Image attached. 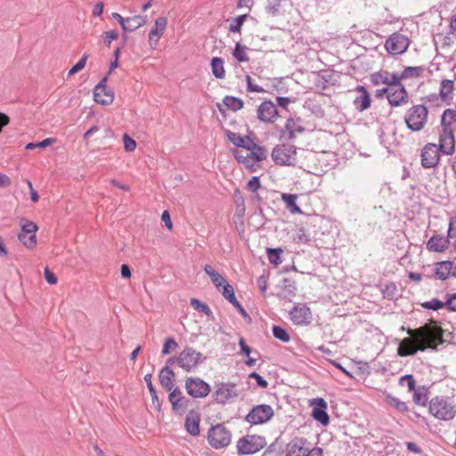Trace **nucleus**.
<instances>
[{"instance_id": "18", "label": "nucleus", "mask_w": 456, "mask_h": 456, "mask_svg": "<svg viewBox=\"0 0 456 456\" xmlns=\"http://www.w3.org/2000/svg\"><path fill=\"white\" fill-rule=\"evenodd\" d=\"M107 77H104L94 89V100L101 105H110L114 101V93L106 87Z\"/></svg>"}, {"instance_id": "29", "label": "nucleus", "mask_w": 456, "mask_h": 456, "mask_svg": "<svg viewBox=\"0 0 456 456\" xmlns=\"http://www.w3.org/2000/svg\"><path fill=\"white\" fill-rule=\"evenodd\" d=\"M453 125H456V110L446 109L441 116V129L454 132Z\"/></svg>"}, {"instance_id": "43", "label": "nucleus", "mask_w": 456, "mask_h": 456, "mask_svg": "<svg viewBox=\"0 0 456 456\" xmlns=\"http://www.w3.org/2000/svg\"><path fill=\"white\" fill-rule=\"evenodd\" d=\"M246 49L247 47L241 45L240 43L236 44L233 49L232 55L239 62H245L249 60L246 53Z\"/></svg>"}, {"instance_id": "25", "label": "nucleus", "mask_w": 456, "mask_h": 456, "mask_svg": "<svg viewBox=\"0 0 456 456\" xmlns=\"http://www.w3.org/2000/svg\"><path fill=\"white\" fill-rule=\"evenodd\" d=\"M354 91L361 94L354 100V105L355 109L360 112L368 110L370 107L372 102L368 90L363 86H357Z\"/></svg>"}, {"instance_id": "56", "label": "nucleus", "mask_w": 456, "mask_h": 456, "mask_svg": "<svg viewBox=\"0 0 456 456\" xmlns=\"http://www.w3.org/2000/svg\"><path fill=\"white\" fill-rule=\"evenodd\" d=\"M404 79L403 77V72L401 74L392 73L388 75V86L390 87H398L400 85H403L401 81Z\"/></svg>"}, {"instance_id": "10", "label": "nucleus", "mask_w": 456, "mask_h": 456, "mask_svg": "<svg viewBox=\"0 0 456 456\" xmlns=\"http://www.w3.org/2000/svg\"><path fill=\"white\" fill-rule=\"evenodd\" d=\"M274 414L273 409L269 404L254 406L246 415L245 420L251 426L261 425L269 421Z\"/></svg>"}, {"instance_id": "48", "label": "nucleus", "mask_w": 456, "mask_h": 456, "mask_svg": "<svg viewBox=\"0 0 456 456\" xmlns=\"http://www.w3.org/2000/svg\"><path fill=\"white\" fill-rule=\"evenodd\" d=\"M248 15L247 13L237 16L233 22L229 26V31L232 33H240L244 21Z\"/></svg>"}, {"instance_id": "45", "label": "nucleus", "mask_w": 456, "mask_h": 456, "mask_svg": "<svg viewBox=\"0 0 456 456\" xmlns=\"http://www.w3.org/2000/svg\"><path fill=\"white\" fill-rule=\"evenodd\" d=\"M421 101L428 103L430 107L437 108L444 103L442 102V97L439 94L432 93L421 98Z\"/></svg>"}, {"instance_id": "21", "label": "nucleus", "mask_w": 456, "mask_h": 456, "mask_svg": "<svg viewBox=\"0 0 456 456\" xmlns=\"http://www.w3.org/2000/svg\"><path fill=\"white\" fill-rule=\"evenodd\" d=\"M291 322L296 325L308 324L311 319V311L306 305L297 304L289 312Z\"/></svg>"}, {"instance_id": "23", "label": "nucleus", "mask_w": 456, "mask_h": 456, "mask_svg": "<svg viewBox=\"0 0 456 456\" xmlns=\"http://www.w3.org/2000/svg\"><path fill=\"white\" fill-rule=\"evenodd\" d=\"M307 444L305 437L295 436L286 446V456H305L308 450Z\"/></svg>"}, {"instance_id": "64", "label": "nucleus", "mask_w": 456, "mask_h": 456, "mask_svg": "<svg viewBox=\"0 0 456 456\" xmlns=\"http://www.w3.org/2000/svg\"><path fill=\"white\" fill-rule=\"evenodd\" d=\"M456 236V214L450 218L449 228H448V237L453 238Z\"/></svg>"}, {"instance_id": "28", "label": "nucleus", "mask_w": 456, "mask_h": 456, "mask_svg": "<svg viewBox=\"0 0 456 456\" xmlns=\"http://www.w3.org/2000/svg\"><path fill=\"white\" fill-rule=\"evenodd\" d=\"M455 89L454 79H442L439 87V95L442 97V102L446 105H450L453 100V91Z\"/></svg>"}, {"instance_id": "14", "label": "nucleus", "mask_w": 456, "mask_h": 456, "mask_svg": "<svg viewBox=\"0 0 456 456\" xmlns=\"http://www.w3.org/2000/svg\"><path fill=\"white\" fill-rule=\"evenodd\" d=\"M425 271L430 269L431 274H426V278L428 279H436L445 281L451 275L452 276V273L454 270L453 263L450 260L436 262L433 266L427 265L423 266Z\"/></svg>"}, {"instance_id": "49", "label": "nucleus", "mask_w": 456, "mask_h": 456, "mask_svg": "<svg viewBox=\"0 0 456 456\" xmlns=\"http://www.w3.org/2000/svg\"><path fill=\"white\" fill-rule=\"evenodd\" d=\"M399 385H401L402 387L406 386L408 387V390L410 392H412L415 391L416 381L414 379L413 375L406 374L400 378Z\"/></svg>"}, {"instance_id": "58", "label": "nucleus", "mask_w": 456, "mask_h": 456, "mask_svg": "<svg viewBox=\"0 0 456 456\" xmlns=\"http://www.w3.org/2000/svg\"><path fill=\"white\" fill-rule=\"evenodd\" d=\"M428 395L427 393L414 391L413 394V401L416 404L425 406L428 403Z\"/></svg>"}, {"instance_id": "8", "label": "nucleus", "mask_w": 456, "mask_h": 456, "mask_svg": "<svg viewBox=\"0 0 456 456\" xmlns=\"http://www.w3.org/2000/svg\"><path fill=\"white\" fill-rule=\"evenodd\" d=\"M207 357L193 347L186 346L179 353L178 366L183 370L190 372L194 370L200 363L206 361Z\"/></svg>"}, {"instance_id": "33", "label": "nucleus", "mask_w": 456, "mask_h": 456, "mask_svg": "<svg viewBox=\"0 0 456 456\" xmlns=\"http://www.w3.org/2000/svg\"><path fill=\"white\" fill-rule=\"evenodd\" d=\"M151 379H152V374L151 373H148L144 376V380L146 382V385H147V387L149 389V392L151 394V403H152V405L153 407L158 411H160L161 410V403L159 402V396L157 395V391L152 384V381H151Z\"/></svg>"}, {"instance_id": "57", "label": "nucleus", "mask_w": 456, "mask_h": 456, "mask_svg": "<svg viewBox=\"0 0 456 456\" xmlns=\"http://www.w3.org/2000/svg\"><path fill=\"white\" fill-rule=\"evenodd\" d=\"M444 307L449 311L456 312V293L446 294Z\"/></svg>"}, {"instance_id": "19", "label": "nucleus", "mask_w": 456, "mask_h": 456, "mask_svg": "<svg viewBox=\"0 0 456 456\" xmlns=\"http://www.w3.org/2000/svg\"><path fill=\"white\" fill-rule=\"evenodd\" d=\"M257 118L265 123H273L279 115L275 104L272 101H264L257 108Z\"/></svg>"}, {"instance_id": "42", "label": "nucleus", "mask_w": 456, "mask_h": 456, "mask_svg": "<svg viewBox=\"0 0 456 456\" xmlns=\"http://www.w3.org/2000/svg\"><path fill=\"white\" fill-rule=\"evenodd\" d=\"M388 75L387 71H378L370 75V82L374 86L379 84H385L388 86Z\"/></svg>"}, {"instance_id": "41", "label": "nucleus", "mask_w": 456, "mask_h": 456, "mask_svg": "<svg viewBox=\"0 0 456 456\" xmlns=\"http://www.w3.org/2000/svg\"><path fill=\"white\" fill-rule=\"evenodd\" d=\"M283 250L281 248H267V256L271 264L279 265L281 263V254Z\"/></svg>"}, {"instance_id": "1", "label": "nucleus", "mask_w": 456, "mask_h": 456, "mask_svg": "<svg viewBox=\"0 0 456 456\" xmlns=\"http://www.w3.org/2000/svg\"><path fill=\"white\" fill-rule=\"evenodd\" d=\"M407 333L409 337L403 338L397 348V354L402 357L414 355L418 351L427 349L436 351L438 345L444 343V330L436 322L408 329Z\"/></svg>"}, {"instance_id": "35", "label": "nucleus", "mask_w": 456, "mask_h": 456, "mask_svg": "<svg viewBox=\"0 0 456 456\" xmlns=\"http://www.w3.org/2000/svg\"><path fill=\"white\" fill-rule=\"evenodd\" d=\"M147 21V16L134 15L133 17L126 18V32L134 31L137 28L143 26Z\"/></svg>"}, {"instance_id": "46", "label": "nucleus", "mask_w": 456, "mask_h": 456, "mask_svg": "<svg viewBox=\"0 0 456 456\" xmlns=\"http://www.w3.org/2000/svg\"><path fill=\"white\" fill-rule=\"evenodd\" d=\"M190 303L191 306H193L194 309H196L200 313H203L207 316H212L213 313L206 303H203L197 298H191Z\"/></svg>"}, {"instance_id": "60", "label": "nucleus", "mask_w": 456, "mask_h": 456, "mask_svg": "<svg viewBox=\"0 0 456 456\" xmlns=\"http://www.w3.org/2000/svg\"><path fill=\"white\" fill-rule=\"evenodd\" d=\"M248 378L254 379L256 382V385L261 388H266L268 387L267 380L256 371L249 373Z\"/></svg>"}, {"instance_id": "31", "label": "nucleus", "mask_w": 456, "mask_h": 456, "mask_svg": "<svg viewBox=\"0 0 456 456\" xmlns=\"http://www.w3.org/2000/svg\"><path fill=\"white\" fill-rule=\"evenodd\" d=\"M203 270L205 273L210 277L211 281L218 290H220V288L226 283L225 279L210 265H205Z\"/></svg>"}, {"instance_id": "9", "label": "nucleus", "mask_w": 456, "mask_h": 456, "mask_svg": "<svg viewBox=\"0 0 456 456\" xmlns=\"http://www.w3.org/2000/svg\"><path fill=\"white\" fill-rule=\"evenodd\" d=\"M238 395L237 385L233 382L216 383L212 394L214 402L221 405L230 403Z\"/></svg>"}, {"instance_id": "7", "label": "nucleus", "mask_w": 456, "mask_h": 456, "mask_svg": "<svg viewBox=\"0 0 456 456\" xmlns=\"http://www.w3.org/2000/svg\"><path fill=\"white\" fill-rule=\"evenodd\" d=\"M266 445L265 438L257 435H247L237 442L239 455H250L258 452Z\"/></svg>"}, {"instance_id": "15", "label": "nucleus", "mask_w": 456, "mask_h": 456, "mask_svg": "<svg viewBox=\"0 0 456 456\" xmlns=\"http://www.w3.org/2000/svg\"><path fill=\"white\" fill-rule=\"evenodd\" d=\"M37 225L27 219H21V231L18 234L20 241L28 248H33L37 244L36 232Z\"/></svg>"}, {"instance_id": "24", "label": "nucleus", "mask_w": 456, "mask_h": 456, "mask_svg": "<svg viewBox=\"0 0 456 456\" xmlns=\"http://www.w3.org/2000/svg\"><path fill=\"white\" fill-rule=\"evenodd\" d=\"M167 25L166 17H159L155 20L154 27L149 33V44L151 48H155L159 37L163 35Z\"/></svg>"}, {"instance_id": "26", "label": "nucleus", "mask_w": 456, "mask_h": 456, "mask_svg": "<svg viewBox=\"0 0 456 456\" xmlns=\"http://www.w3.org/2000/svg\"><path fill=\"white\" fill-rule=\"evenodd\" d=\"M200 412L196 410H191L185 417L184 428L191 436H197L200 435Z\"/></svg>"}, {"instance_id": "59", "label": "nucleus", "mask_w": 456, "mask_h": 456, "mask_svg": "<svg viewBox=\"0 0 456 456\" xmlns=\"http://www.w3.org/2000/svg\"><path fill=\"white\" fill-rule=\"evenodd\" d=\"M261 187L260 179L258 176H252L247 183V190L252 192H256Z\"/></svg>"}, {"instance_id": "4", "label": "nucleus", "mask_w": 456, "mask_h": 456, "mask_svg": "<svg viewBox=\"0 0 456 456\" xmlns=\"http://www.w3.org/2000/svg\"><path fill=\"white\" fill-rule=\"evenodd\" d=\"M232 153L234 159L239 162L242 163L246 168H248L250 172L256 171L255 163L260 162L267 158V151L264 146H261L257 143L252 147V150L244 156L242 151L238 149H232Z\"/></svg>"}, {"instance_id": "63", "label": "nucleus", "mask_w": 456, "mask_h": 456, "mask_svg": "<svg viewBox=\"0 0 456 456\" xmlns=\"http://www.w3.org/2000/svg\"><path fill=\"white\" fill-rule=\"evenodd\" d=\"M118 37V33L116 30H110V31L104 32V34H103L104 43L108 46H110L111 42L113 40H116Z\"/></svg>"}, {"instance_id": "51", "label": "nucleus", "mask_w": 456, "mask_h": 456, "mask_svg": "<svg viewBox=\"0 0 456 456\" xmlns=\"http://www.w3.org/2000/svg\"><path fill=\"white\" fill-rule=\"evenodd\" d=\"M281 8V0H267L265 10L272 16H277Z\"/></svg>"}, {"instance_id": "11", "label": "nucleus", "mask_w": 456, "mask_h": 456, "mask_svg": "<svg viewBox=\"0 0 456 456\" xmlns=\"http://www.w3.org/2000/svg\"><path fill=\"white\" fill-rule=\"evenodd\" d=\"M410 45V40L408 37L395 32L388 37L385 43V48L388 53L392 55L402 54L407 51Z\"/></svg>"}, {"instance_id": "32", "label": "nucleus", "mask_w": 456, "mask_h": 456, "mask_svg": "<svg viewBox=\"0 0 456 456\" xmlns=\"http://www.w3.org/2000/svg\"><path fill=\"white\" fill-rule=\"evenodd\" d=\"M297 194H291V193H282L281 194V200L286 204L287 209L291 214H301L302 210L301 208L297 205Z\"/></svg>"}, {"instance_id": "61", "label": "nucleus", "mask_w": 456, "mask_h": 456, "mask_svg": "<svg viewBox=\"0 0 456 456\" xmlns=\"http://www.w3.org/2000/svg\"><path fill=\"white\" fill-rule=\"evenodd\" d=\"M297 239L298 242L308 243L311 241L310 235L306 232L304 227L297 229Z\"/></svg>"}, {"instance_id": "27", "label": "nucleus", "mask_w": 456, "mask_h": 456, "mask_svg": "<svg viewBox=\"0 0 456 456\" xmlns=\"http://www.w3.org/2000/svg\"><path fill=\"white\" fill-rule=\"evenodd\" d=\"M450 246L449 237L433 235L427 242V249L431 252H444Z\"/></svg>"}, {"instance_id": "3", "label": "nucleus", "mask_w": 456, "mask_h": 456, "mask_svg": "<svg viewBox=\"0 0 456 456\" xmlns=\"http://www.w3.org/2000/svg\"><path fill=\"white\" fill-rule=\"evenodd\" d=\"M428 411L435 418L440 420H451L456 415L455 405L444 396H435L428 403Z\"/></svg>"}, {"instance_id": "47", "label": "nucleus", "mask_w": 456, "mask_h": 456, "mask_svg": "<svg viewBox=\"0 0 456 456\" xmlns=\"http://www.w3.org/2000/svg\"><path fill=\"white\" fill-rule=\"evenodd\" d=\"M420 305L427 310L437 311L444 307V301L438 298H432L429 301H425Z\"/></svg>"}, {"instance_id": "37", "label": "nucleus", "mask_w": 456, "mask_h": 456, "mask_svg": "<svg viewBox=\"0 0 456 456\" xmlns=\"http://www.w3.org/2000/svg\"><path fill=\"white\" fill-rule=\"evenodd\" d=\"M223 103L227 109L232 111L240 110L244 106V102L240 98L232 95L224 96L223 99Z\"/></svg>"}, {"instance_id": "5", "label": "nucleus", "mask_w": 456, "mask_h": 456, "mask_svg": "<svg viewBox=\"0 0 456 456\" xmlns=\"http://www.w3.org/2000/svg\"><path fill=\"white\" fill-rule=\"evenodd\" d=\"M297 147L289 143H281L272 151L273 161L278 166L293 167L297 160Z\"/></svg>"}, {"instance_id": "38", "label": "nucleus", "mask_w": 456, "mask_h": 456, "mask_svg": "<svg viewBox=\"0 0 456 456\" xmlns=\"http://www.w3.org/2000/svg\"><path fill=\"white\" fill-rule=\"evenodd\" d=\"M425 69L422 66L405 67L403 70V77L404 79L419 78L423 76Z\"/></svg>"}, {"instance_id": "2", "label": "nucleus", "mask_w": 456, "mask_h": 456, "mask_svg": "<svg viewBox=\"0 0 456 456\" xmlns=\"http://www.w3.org/2000/svg\"><path fill=\"white\" fill-rule=\"evenodd\" d=\"M428 110L425 104H416L409 108L404 115V123L411 132H420L428 122Z\"/></svg>"}, {"instance_id": "36", "label": "nucleus", "mask_w": 456, "mask_h": 456, "mask_svg": "<svg viewBox=\"0 0 456 456\" xmlns=\"http://www.w3.org/2000/svg\"><path fill=\"white\" fill-rule=\"evenodd\" d=\"M190 402V399H188L185 396H183L174 400L170 403L172 405V410L175 414L183 415L186 412Z\"/></svg>"}, {"instance_id": "53", "label": "nucleus", "mask_w": 456, "mask_h": 456, "mask_svg": "<svg viewBox=\"0 0 456 456\" xmlns=\"http://www.w3.org/2000/svg\"><path fill=\"white\" fill-rule=\"evenodd\" d=\"M234 201H235V204H236V207H237L236 212L240 216H243L244 213H245L244 198L240 194L239 190L236 191V193H235V196H234Z\"/></svg>"}, {"instance_id": "39", "label": "nucleus", "mask_w": 456, "mask_h": 456, "mask_svg": "<svg viewBox=\"0 0 456 456\" xmlns=\"http://www.w3.org/2000/svg\"><path fill=\"white\" fill-rule=\"evenodd\" d=\"M219 291L230 304L232 305L238 301L235 296L234 289L231 284L226 282L222 286V289L220 288Z\"/></svg>"}, {"instance_id": "16", "label": "nucleus", "mask_w": 456, "mask_h": 456, "mask_svg": "<svg viewBox=\"0 0 456 456\" xmlns=\"http://www.w3.org/2000/svg\"><path fill=\"white\" fill-rule=\"evenodd\" d=\"M305 131L302 126L300 118H289L286 120L284 128L281 131L280 137L287 142L293 141L297 134H302Z\"/></svg>"}, {"instance_id": "20", "label": "nucleus", "mask_w": 456, "mask_h": 456, "mask_svg": "<svg viewBox=\"0 0 456 456\" xmlns=\"http://www.w3.org/2000/svg\"><path fill=\"white\" fill-rule=\"evenodd\" d=\"M387 101L392 107H400L409 103L410 95L403 85L398 87H390Z\"/></svg>"}, {"instance_id": "6", "label": "nucleus", "mask_w": 456, "mask_h": 456, "mask_svg": "<svg viewBox=\"0 0 456 456\" xmlns=\"http://www.w3.org/2000/svg\"><path fill=\"white\" fill-rule=\"evenodd\" d=\"M207 439L212 448L222 449L230 444L232 434L224 424L219 423L208 429Z\"/></svg>"}, {"instance_id": "55", "label": "nucleus", "mask_w": 456, "mask_h": 456, "mask_svg": "<svg viewBox=\"0 0 456 456\" xmlns=\"http://www.w3.org/2000/svg\"><path fill=\"white\" fill-rule=\"evenodd\" d=\"M123 143L124 149L127 152H132L136 148V142L130 137L127 134H124L123 135Z\"/></svg>"}, {"instance_id": "12", "label": "nucleus", "mask_w": 456, "mask_h": 456, "mask_svg": "<svg viewBox=\"0 0 456 456\" xmlns=\"http://www.w3.org/2000/svg\"><path fill=\"white\" fill-rule=\"evenodd\" d=\"M185 389L192 398H204L211 391L210 385L200 378L189 377L185 380Z\"/></svg>"}, {"instance_id": "40", "label": "nucleus", "mask_w": 456, "mask_h": 456, "mask_svg": "<svg viewBox=\"0 0 456 456\" xmlns=\"http://www.w3.org/2000/svg\"><path fill=\"white\" fill-rule=\"evenodd\" d=\"M224 133L228 141L233 143L238 148H242L244 143V136L240 135L239 133L232 132L228 129H224Z\"/></svg>"}, {"instance_id": "30", "label": "nucleus", "mask_w": 456, "mask_h": 456, "mask_svg": "<svg viewBox=\"0 0 456 456\" xmlns=\"http://www.w3.org/2000/svg\"><path fill=\"white\" fill-rule=\"evenodd\" d=\"M175 372L168 367H163L159 374L160 385L167 390L170 391L174 387Z\"/></svg>"}, {"instance_id": "52", "label": "nucleus", "mask_w": 456, "mask_h": 456, "mask_svg": "<svg viewBox=\"0 0 456 456\" xmlns=\"http://www.w3.org/2000/svg\"><path fill=\"white\" fill-rule=\"evenodd\" d=\"M87 58H88L87 54H84L81 57V59L69 70L68 77H71L74 74L82 70L86 64Z\"/></svg>"}, {"instance_id": "62", "label": "nucleus", "mask_w": 456, "mask_h": 456, "mask_svg": "<svg viewBox=\"0 0 456 456\" xmlns=\"http://www.w3.org/2000/svg\"><path fill=\"white\" fill-rule=\"evenodd\" d=\"M232 305L237 309V311L240 314V315L243 317V319L248 323L252 322L251 317L249 316V314L247 313V311L244 309V307L239 301L235 302V304H232Z\"/></svg>"}, {"instance_id": "22", "label": "nucleus", "mask_w": 456, "mask_h": 456, "mask_svg": "<svg viewBox=\"0 0 456 456\" xmlns=\"http://www.w3.org/2000/svg\"><path fill=\"white\" fill-rule=\"evenodd\" d=\"M438 150L444 155H452L455 151L454 132L442 130L439 133V143L436 144Z\"/></svg>"}, {"instance_id": "17", "label": "nucleus", "mask_w": 456, "mask_h": 456, "mask_svg": "<svg viewBox=\"0 0 456 456\" xmlns=\"http://www.w3.org/2000/svg\"><path fill=\"white\" fill-rule=\"evenodd\" d=\"M310 405L313 406L312 417L314 419L321 423L322 426H327L330 423V416L327 412V403L322 397L314 398L311 400Z\"/></svg>"}, {"instance_id": "50", "label": "nucleus", "mask_w": 456, "mask_h": 456, "mask_svg": "<svg viewBox=\"0 0 456 456\" xmlns=\"http://www.w3.org/2000/svg\"><path fill=\"white\" fill-rule=\"evenodd\" d=\"M178 347V344L174 338H167L165 339L161 353L162 354H169Z\"/></svg>"}, {"instance_id": "44", "label": "nucleus", "mask_w": 456, "mask_h": 456, "mask_svg": "<svg viewBox=\"0 0 456 456\" xmlns=\"http://www.w3.org/2000/svg\"><path fill=\"white\" fill-rule=\"evenodd\" d=\"M273 335L275 338L284 343H287L290 340V335L289 334L287 330L278 325H274L273 327Z\"/></svg>"}, {"instance_id": "54", "label": "nucleus", "mask_w": 456, "mask_h": 456, "mask_svg": "<svg viewBox=\"0 0 456 456\" xmlns=\"http://www.w3.org/2000/svg\"><path fill=\"white\" fill-rule=\"evenodd\" d=\"M388 402H389L390 405H392L395 409H396L397 411H399L401 412H404V411H408V406H407L406 403L402 402L397 398L389 396Z\"/></svg>"}, {"instance_id": "34", "label": "nucleus", "mask_w": 456, "mask_h": 456, "mask_svg": "<svg viewBox=\"0 0 456 456\" xmlns=\"http://www.w3.org/2000/svg\"><path fill=\"white\" fill-rule=\"evenodd\" d=\"M213 76L217 79H224L225 70L224 68V61L221 57H213L210 62Z\"/></svg>"}, {"instance_id": "13", "label": "nucleus", "mask_w": 456, "mask_h": 456, "mask_svg": "<svg viewBox=\"0 0 456 456\" xmlns=\"http://www.w3.org/2000/svg\"><path fill=\"white\" fill-rule=\"evenodd\" d=\"M442 152L436 147V143L428 142L420 151V164L422 167L429 169L437 167Z\"/></svg>"}]
</instances>
